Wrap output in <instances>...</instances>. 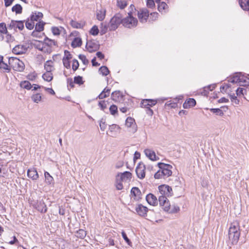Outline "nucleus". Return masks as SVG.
I'll return each mask as SVG.
<instances>
[{"label": "nucleus", "mask_w": 249, "mask_h": 249, "mask_svg": "<svg viewBox=\"0 0 249 249\" xmlns=\"http://www.w3.org/2000/svg\"><path fill=\"white\" fill-rule=\"evenodd\" d=\"M146 200L148 204L152 206L158 204V200L156 196L152 194H149L146 196Z\"/></svg>", "instance_id": "ddd939ff"}, {"label": "nucleus", "mask_w": 249, "mask_h": 249, "mask_svg": "<svg viewBox=\"0 0 249 249\" xmlns=\"http://www.w3.org/2000/svg\"><path fill=\"white\" fill-rule=\"evenodd\" d=\"M7 28L6 24L4 22L0 23V33L2 34H7Z\"/></svg>", "instance_id": "a19ab883"}, {"label": "nucleus", "mask_w": 249, "mask_h": 249, "mask_svg": "<svg viewBox=\"0 0 249 249\" xmlns=\"http://www.w3.org/2000/svg\"><path fill=\"white\" fill-rule=\"evenodd\" d=\"M116 177L118 180L129 182L132 178V174L130 172L125 171L124 173H118Z\"/></svg>", "instance_id": "6e6552de"}, {"label": "nucleus", "mask_w": 249, "mask_h": 249, "mask_svg": "<svg viewBox=\"0 0 249 249\" xmlns=\"http://www.w3.org/2000/svg\"><path fill=\"white\" fill-rule=\"evenodd\" d=\"M122 182V181L121 180H118L117 178L116 177V189L118 190H121L123 188Z\"/></svg>", "instance_id": "864d4df0"}, {"label": "nucleus", "mask_w": 249, "mask_h": 249, "mask_svg": "<svg viewBox=\"0 0 249 249\" xmlns=\"http://www.w3.org/2000/svg\"><path fill=\"white\" fill-rule=\"evenodd\" d=\"M228 235L232 244H236L238 242L240 235V228L238 222H233L231 224Z\"/></svg>", "instance_id": "f03ea898"}, {"label": "nucleus", "mask_w": 249, "mask_h": 249, "mask_svg": "<svg viewBox=\"0 0 249 249\" xmlns=\"http://www.w3.org/2000/svg\"><path fill=\"white\" fill-rule=\"evenodd\" d=\"M167 4L164 2H161L158 6V10L161 12L162 10H165L167 7Z\"/></svg>", "instance_id": "4d7b16f0"}, {"label": "nucleus", "mask_w": 249, "mask_h": 249, "mask_svg": "<svg viewBox=\"0 0 249 249\" xmlns=\"http://www.w3.org/2000/svg\"><path fill=\"white\" fill-rule=\"evenodd\" d=\"M0 69L4 70L7 72H9L11 70L9 65H8L6 63H4L3 60L0 62Z\"/></svg>", "instance_id": "f704fd0d"}, {"label": "nucleus", "mask_w": 249, "mask_h": 249, "mask_svg": "<svg viewBox=\"0 0 249 249\" xmlns=\"http://www.w3.org/2000/svg\"><path fill=\"white\" fill-rule=\"evenodd\" d=\"M159 190L161 196H172V189L171 187L167 185H162L159 186Z\"/></svg>", "instance_id": "0eeeda50"}, {"label": "nucleus", "mask_w": 249, "mask_h": 249, "mask_svg": "<svg viewBox=\"0 0 249 249\" xmlns=\"http://www.w3.org/2000/svg\"><path fill=\"white\" fill-rule=\"evenodd\" d=\"M127 2L125 0H117V5L121 9H124L127 6Z\"/></svg>", "instance_id": "4c0bfd02"}, {"label": "nucleus", "mask_w": 249, "mask_h": 249, "mask_svg": "<svg viewBox=\"0 0 249 249\" xmlns=\"http://www.w3.org/2000/svg\"><path fill=\"white\" fill-rule=\"evenodd\" d=\"M74 83L79 85H82L84 82L82 76H77L74 77Z\"/></svg>", "instance_id": "de8ad7c7"}, {"label": "nucleus", "mask_w": 249, "mask_h": 249, "mask_svg": "<svg viewBox=\"0 0 249 249\" xmlns=\"http://www.w3.org/2000/svg\"><path fill=\"white\" fill-rule=\"evenodd\" d=\"M89 33L93 36H97L99 33V29L96 25H94L89 31Z\"/></svg>", "instance_id": "a18cd8bd"}, {"label": "nucleus", "mask_w": 249, "mask_h": 249, "mask_svg": "<svg viewBox=\"0 0 249 249\" xmlns=\"http://www.w3.org/2000/svg\"><path fill=\"white\" fill-rule=\"evenodd\" d=\"M210 111L220 116H222L224 115L223 111L220 108H211L210 109Z\"/></svg>", "instance_id": "c03bdc74"}, {"label": "nucleus", "mask_w": 249, "mask_h": 249, "mask_svg": "<svg viewBox=\"0 0 249 249\" xmlns=\"http://www.w3.org/2000/svg\"><path fill=\"white\" fill-rule=\"evenodd\" d=\"M86 235L87 232L84 230L80 229L77 231V237L79 238L83 239L86 236Z\"/></svg>", "instance_id": "ea45409f"}, {"label": "nucleus", "mask_w": 249, "mask_h": 249, "mask_svg": "<svg viewBox=\"0 0 249 249\" xmlns=\"http://www.w3.org/2000/svg\"><path fill=\"white\" fill-rule=\"evenodd\" d=\"M17 20H12L9 24L8 25L9 29H14L15 30L17 29Z\"/></svg>", "instance_id": "09e8293b"}, {"label": "nucleus", "mask_w": 249, "mask_h": 249, "mask_svg": "<svg viewBox=\"0 0 249 249\" xmlns=\"http://www.w3.org/2000/svg\"><path fill=\"white\" fill-rule=\"evenodd\" d=\"M230 97L231 100V101L234 103L235 105H238L239 103V100L237 98V97L234 95V94H231L230 95Z\"/></svg>", "instance_id": "603ef678"}, {"label": "nucleus", "mask_w": 249, "mask_h": 249, "mask_svg": "<svg viewBox=\"0 0 249 249\" xmlns=\"http://www.w3.org/2000/svg\"><path fill=\"white\" fill-rule=\"evenodd\" d=\"M138 24V20L132 15V12L129 11L128 16L123 18V25L126 28L135 27Z\"/></svg>", "instance_id": "39448f33"}, {"label": "nucleus", "mask_w": 249, "mask_h": 249, "mask_svg": "<svg viewBox=\"0 0 249 249\" xmlns=\"http://www.w3.org/2000/svg\"><path fill=\"white\" fill-rule=\"evenodd\" d=\"M149 16V11L146 8L142 9L138 12V16L141 22H146Z\"/></svg>", "instance_id": "1a4fd4ad"}, {"label": "nucleus", "mask_w": 249, "mask_h": 249, "mask_svg": "<svg viewBox=\"0 0 249 249\" xmlns=\"http://www.w3.org/2000/svg\"><path fill=\"white\" fill-rule=\"evenodd\" d=\"M43 42L46 46L50 47L51 49H52L53 46H57L56 41L54 40L51 39L48 37H45Z\"/></svg>", "instance_id": "5701e85b"}, {"label": "nucleus", "mask_w": 249, "mask_h": 249, "mask_svg": "<svg viewBox=\"0 0 249 249\" xmlns=\"http://www.w3.org/2000/svg\"><path fill=\"white\" fill-rule=\"evenodd\" d=\"M6 41L8 43L12 42L15 40L14 36H12L11 35L9 34L8 32L7 34H5Z\"/></svg>", "instance_id": "e2e57ef3"}, {"label": "nucleus", "mask_w": 249, "mask_h": 249, "mask_svg": "<svg viewBox=\"0 0 249 249\" xmlns=\"http://www.w3.org/2000/svg\"><path fill=\"white\" fill-rule=\"evenodd\" d=\"M52 31L53 34L55 36L59 35L60 34V31L57 27H53L52 28Z\"/></svg>", "instance_id": "69168bd1"}, {"label": "nucleus", "mask_w": 249, "mask_h": 249, "mask_svg": "<svg viewBox=\"0 0 249 249\" xmlns=\"http://www.w3.org/2000/svg\"><path fill=\"white\" fill-rule=\"evenodd\" d=\"M249 83V78L241 73L239 86H245Z\"/></svg>", "instance_id": "bb28decb"}, {"label": "nucleus", "mask_w": 249, "mask_h": 249, "mask_svg": "<svg viewBox=\"0 0 249 249\" xmlns=\"http://www.w3.org/2000/svg\"><path fill=\"white\" fill-rule=\"evenodd\" d=\"M8 63L9 67L15 71H22L24 69V63L16 57H9L8 58Z\"/></svg>", "instance_id": "7ed1b4c3"}, {"label": "nucleus", "mask_w": 249, "mask_h": 249, "mask_svg": "<svg viewBox=\"0 0 249 249\" xmlns=\"http://www.w3.org/2000/svg\"><path fill=\"white\" fill-rule=\"evenodd\" d=\"M12 11L15 12L16 14H20L22 13V7L19 4H17L13 6Z\"/></svg>", "instance_id": "c756f323"}, {"label": "nucleus", "mask_w": 249, "mask_h": 249, "mask_svg": "<svg viewBox=\"0 0 249 249\" xmlns=\"http://www.w3.org/2000/svg\"><path fill=\"white\" fill-rule=\"evenodd\" d=\"M148 99H143L141 101V105L142 107L147 108L150 107L149 103H148Z\"/></svg>", "instance_id": "6e6d98bb"}, {"label": "nucleus", "mask_w": 249, "mask_h": 249, "mask_svg": "<svg viewBox=\"0 0 249 249\" xmlns=\"http://www.w3.org/2000/svg\"><path fill=\"white\" fill-rule=\"evenodd\" d=\"M110 91V89H109L105 88L98 95V98H99L100 99H103L109 96Z\"/></svg>", "instance_id": "c85d7f7f"}, {"label": "nucleus", "mask_w": 249, "mask_h": 249, "mask_svg": "<svg viewBox=\"0 0 249 249\" xmlns=\"http://www.w3.org/2000/svg\"><path fill=\"white\" fill-rule=\"evenodd\" d=\"M79 65V62L76 59L73 60L72 69L74 71L78 69Z\"/></svg>", "instance_id": "052dcab7"}, {"label": "nucleus", "mask_w": 249, "mask_h": 249, "mask_svg": "<svg viewBox=\"0 0 249 249\" xmlns=\"http://www.w3.org/2000/svg\"><path fill=\"white\" fill-rule=\"evenodd\" d=\"M45 23L42 21H39L35 26V30L40 32L44 30V26Z\"/></svg>", "instance_id": "2f4dec72"}, {"label": "nucleus", "mask_w": 249, "mask_h": 249, "mask_svg": "<svg viewBox=\"0 0 249 249\" xmlns=\"http://www.w3.org/2000/svg\"><path fill=\"white\" fill-rule=\"evenodd\" d=\"M157 165L160 169L154 174L156 179L165 178L171 176L172 165L162 162H159Z\"/></svg>", "instance_id": "f257e3e1"}, {"label": "nucleus", "mask_w": 249, "mask_h": 249, "mask_svg": "<svg viewBox=\"0 0 249 249\" xmlns=\"http://www.w3.org/2000/svg\"><path fill=\"white\" fill-rule=\"evenodd\" d=\"M27 48L24 45H16L12 50V52L16 54H21L26 53Z\"/></svg>", "instance_id": "f8f14e48"}, {"label": "nucleus", "mask_w": 249, "mask_h": 249, "mask_svg": "<svg viewBox=\"0 0 249 249\" xmlns=\"http://www.w3.org/2000/svg\"><path fill=\"white\" fill-rule=\"evenodd\" d=\"M64 54L65 56L63 58V59L70 60L72 58V55L68 51L65 50L64 52Z\"/></svg>", "instance_id": "bf43d9fd"}, {"label": "nucleus", "mask_w": 249, "mask_h": 249, "mask_svg": "<svg viewBox=\"0 0 249 249\" xmlns=\"http://www.w3.org/2000/svg\"><path fill=\"white\" fill-rule=\"evenodd\" d=\"M164 211L170 213H178L179 210V207L175 205H173L171 206L170 205V206H167L163 208Z\"/></svg>", "instance_id": "f3484780"}, {"label": "nucleus", "mask_w": 249, "mask_h": 249, "mask_svg": "<svg viewBox=\"0 0 249 249\" xmlns=\"http://www.w3.org/2000/svg\"><path fill=\"white\" fill-rule=\"evenodd\" d=\"M27 176L33 180H36L39 178V175L36 170L34 168L29 169L27 171Z\"/></svg>", "instance_id": "4468645a"}, {"label": "nucleus", "mask_w": 249, "mask_h": 249, "mask_svg": "<svg viewBox=\"0 0 249 249\" xmlns=\"http://www.w3.org/2000/svg\"><path fill=\"white\" fill-rule=\"evenodd\" d=\"M53 62L51 60L47 61L44 64V69L47 72H51L54 70Z\"/></svg>", "instance_id": "393cba45"}, {"label": "nucleus", "mask_w": 249, "mask_h": 249, "mask_svg": "<svg viewBox=\"0 0 249 249\" xmlns=\"http://www.w3.org/2000/svg\"><path fill=\"white\" fill-rule=\"evenodd\" d=\"M41 51L44 53H50L52 52V49L45 45L43 46Z\"/></svg>", "instance_id": "0e129e2a"}, {"label": "nucleus", "mask_w": 249, "mask_h": 249, "mask_svg": "<svg viewBox=\"0 0 249 249\" xmlns=\"http://www.w3.org/2000/svg\"><path fill=\"white\" fill-rule=\"evenodd\" d=\"M109 111L112 115H115L118 113V107L115 105H111L109 107Z\"/></svg>", "instance_id": "79ce46f5"}, {"label": "nucleus", "mask_w": 249, "mask_h": 249, "mask_svg": "<svg viewBox=\"0 0 249 249\" xmlns=\"http://www.w3.org/2000/svg\"><path fill=\"white\" fill-rule=\"evenodd\" d=\"M42 77L44 80L48 82L52 81L53 78V74L51 73V72L46 71V73L42 75Z\"/></svg>", "instance_id": "473e14b6"}, {"label": "nucleus", "mask_w": 249, "mask_h": 249, "mask_svg": "<svg viewBox=\"0 0 249 249\" xmlns=\"http://www.w3.org/2000/svg\"><path fill=\"white\" fill-rule=\"evenodd\" d=\"M98 105L100 107L101 109L104 111H105V109L107 107V104L106 101L104 100L100 101L98 103Z\"/></svg>", "instance_id": "13d9d810"}, {"label": "nucleus", "mask_w": 249, "mask_h": 249, "mask_svg": "<svg viewBox=\"0 0 249 249\" xmlns=\"http://www.w3.org/2000/svg\"><path fill=\"white\" fill-rule=\"evenodd\" d=\"M20 86L22 88H24L28 90L32 88V86L31 83L28 81H22L20 84Z\"/></svg>", "instance_id": "72a5a7b5"}, {"label": "nucleus", "mask_w": 249, "mask_h": 249, "mask_svg": "<svg viewBox=\"0 0 249 249\" xmlns=\"http://www.w3.org/2000/svg\"><path fill=\"white\" fill-rule=\"evenodd\" d=\"M70 24L74 28L81 29L83 28L85 25V22L83 21L78 22L74 20H71L70 22Z\"/></svg>", "instance_id": "aec40b11"}, {"label": "nucleus", "mask_w": 249, "mask_h": 249, "mask_svg": "<svg viewBox=\"0 0 249 249\" xmlns=\"http://www.w3.org/2000/svg\"><path fill=\"white\" fill-rule=\"evenodd\" d=\"M25 25L26 28L29 30L33 29L35 26L34 21L32 20H31V21H29V20H28L26 22Z\"/></svg>", "instance_id": "8fccbe9b"}, {"label": "nucleus", "mask_w": 249, "mask_h": 249, "mask_svg": "<svg viewBox=\"0 0 249 249\" xmlns=\"http://www.w3.org/2000/svg\"><path fill=\"white\" fill-rule=\"evenodd\" d=\"M44 176L45 178V182L48 185H51L54 183V180L53 178L50 174L47 171L44 173Z\"/></svg>", "instance_id": "cd10ccee"}, {"label": "nucleus", "mask_w": 249, "mask_h": 249, "mask_svg": "<svg viewBox=\"0 0 249 249\" xmlns=\"http://www.w3.org/2000/svg\"><path fill=\"white\" fill-rule=\"evenodd\" d=\"M241 72L236 73L232 77L230 78L229 81L232 83L238 84L239 86Z\"/></svg>", "instance_id": "b1692460"}, {"label": "nucleus", "mask_w": 249, "mask_h": 249, "mask_svg": "<svg viewBox=\"0 0 249 249\" xmlns=\"http://www.w3.org/2000/svg\"><path fill=\"white\" fill-rule=\"evenodd\" d=\"M32 99L34 102L38 103L41 99V96L40 93L34 94L32 96Z\"/></svg>", "instance_id": "37998d69"}, {"label": "nucleus", "mask_w": 249, "mask_h": 249, "mask_svg": "<svg viewBox=\"0 0 249 249\" xmlns=\"http://www.w3.org/2000/svg\"><path fill=\"white\" fill-rule=\"evenodd\" d=\"M131 193L136 197H139L141 192L137 187H133L131 190Z\"/></svg>", "instance_id": "58836bf2"}, {"label": "nucleus", "mask_w": 249, "mask_h": 249, "mask_svg": "<svg viewBox=\"0 0 249 249\" xmlns=\"http://www.w3.org/2000/svg\"><path fill=\"white\" fill-rule=\"evenodd\" d=\"M159 202L160 206H163V208L167 206H170V203L166 196H159Z\"/></svg>", "instance_id": "6ab92c4d"}, {"label": "nucleus", "mask_w": 249, "mask_h": 249, "mask_svg": "<svg viewBox=\"0 0 249 249\" xmlns=\"http://www.w3.org/2000/svg\"><path fill=\"white\" fill-rule=\"evenodd\" d=\"M36 77H37V74L35 72H33L32 73L29 74L27 75V78L29 80L34 81L36 79Z\"/></svg>", "instance_id": "5fc2aeb1"}, {"label": "nucleus", "mask_w": 249, "mask_h": 249, "mask_svg": "<svg viewBox=\"0 0 249 249\" xmlns=\"http://www.w3.org/2000/svg\"><path fill=\"white\" fill-rule=\"evenodd\" d=\"M122 235L124 239L128 245H130L131 243L130 240L128 239L126 233L124 231H122Z\"/></svg>", "instance_id": "338daca9"}, {"label": "nucleus", "mask_w": 249, "mask_h": 249, "mask_svg": "<svg viewBox=\"0 0 249 249\" xmlns=\"http://www.w3.org/2000/svg\"><path fill=\"white\" fill-rule=\"evenodd\" d=\"M196 105V100L193 98H189L183 104V107L184 108H188L191 107H194Z\"/></svg>", "instance_id": "4be33fe9"}, {"label": "nucleus", "mask_w": 249, "mask_h": 249, "mask_svg": "<svg viewBox=\"0 0 249 249\" xmlns=\"http://www.w3.org/2000/svg\"><path fill=\"white\" fill-rule=\"evenodd\" d=\"M34 45L35 48L41 51L43 48V46L44 45H45L44 42H41L39 41H36Z\"/></svg>", "instance_id": "e433bc0d"}, {"label": "nucleus", "mask_w": 249, "mask_h": 249, "mask_svg": "<svg viewBox=\"0 0 249 249\" xmlns=\"http://www.w3.org/2000/svg\"><path fill=\"white\" fill-rule=\"evenodd\" d=\"M122 23L123 24V16L121 13L116 14L110 19L108 24V27L110 31L116 30L119 25Z\"/></svg>", "instance_id": "20e7f679"}, {"label": "nucleus", "mask_w": 249, "mask_h": 249, "mask_svg": "<svg viewBox=\"0 0 249 249\" xmlns=\"http://www.w3.org/2000/svg\"><path fill=\"white\" fill-rule=\"evenodd\" d=\"M145 155L151 160L155 161L159 159L156 155L155 152L151 149H146L144 150Z\"/></svg>", "instance_id": "2eb2a0df"}, {"label": "nucleus", "mask_w": 249, "mask_h": 249, "mask_svg": "<svg viewBox=\"0 0 249 249\" xmlns=\"http://www.w3.org/2000/svg\"><path fill=\"white\" fill-rule=\"evenodd\" d=\"M24 21L22 20H17V28L19 30H22L24 28Z\"/></svg>", "instance_id": "680f3d73"}, {"label": "nucleus", "mask_w": 249, "mask_h": 249, "mask_svg": "<svg viewBox=\"0 0 249 249\" xmlns=\"http://www.w3.org/2000/svg\"><path fill=\"white\" fill-rule=\"evenodd\" d=\"M135 210L140 216L145 217L147 215L148 209L143 205L139 204L136 206Z\"/></svg>", "instance_id": "9b49d317"}, {"label": "nucleus", "mask_w": 249, "mask_h": 249, "mask_svg": "<svg viewBox=\"0 0 249 249\" xmlns=\"http://www.w3.org/2000/svg\"><path fill=\"white\" fill-rule=\"evenodd\" d=\"M239 3L240 7L245 11H248L249 10V6L247 5V2L243 1L242 0H239Z\"/></svg>", "instance_id": "49530a36"}, {"label": "nucleus", "mask_w": 249, "mask_h": 249, "mask_svg": "<svg viewBox=\"0 0 249 249\" xmlns=\"http://www.w3.org/2000/svg\"><path fill=\"white\" fill-rule=\"evenodd\" d=\"M145 165L143 163H140L136 168V173L137 177L140 179H143L145 177Z\"/></svg>", "instance_id": "9d476101"}, {"label": "nucleus", "mask_w": 249, "mask_h": 249, "mask_svg": "<svg viewBox=\"0 0 249 249\" xmlns=\"http://www.w3.org/2000/svg\"><path fill=\"white\" fill-rule=\"evenodd\" d=\"M86 48L89 53H92L97 51L99 46L96 43L89 41L87 43Z\"/></svg>", "instance_id": "dca6fc26"}, {"label": "nucleus", "mask_w": 249, "mask_h": 249, "mask_svg": "<svg viewBox=\"0 0 249 249\" xmlns=\"http://www.w3.org/2000/svg\"><path fill=\"white\" fill-rule=\"evenodd\" d=\"M99 71L103 76H107L109 72L108 69L106 66H102L99 68Z\"/></svg>", "instance_id": "c9c22d12"}, {"label": "nucleus", "mask_w": 249, "mask_h": 249, "mask_svg": "<svg viewBox=\"0 0 249 249\" xmlns=\"http://www.w3.org/2000/svg\"><path fill=\"white\" fill-rule=\"evenodd\" d=\"M36 209L42 213H45L47 211L46 205L42 200L37 201Z\"/></svg>", "instance_id": "a211bd4d"}, {"label": "nucleus", "mask_w": 249, "mask_h": 249, "mask_svg": "<svg viewBox=\"0 0 249 249\" xmlns=\"http://www.w3.org/2000/svg\"><path fill=\"white\" fill-rule=\"evenodd\" d=\"M43 15L41 12H37L33 13V14L31 16V20L32 21H38L39 19L43 17Z\"/></svg>", "instance_id": "a878e982"}, {"label": "nucleus", "mask_w": 249, "mask_h": 249, "mask_svg": "<svg viewBox=\"0 0 249 249\" xmlns=\"http://www.w3.org/2000/svg\"><path fill=\"white\" fill-rule=\"evenodd\" d=\"M127 131L131 134H134L137 131V125L135 120L132 117H128L125 124Z\"/></svg>", "instance_id": "423d86ee"}, {"label": "nucleus", "mask_w": 249, "mask_h": 249, "mask_svg": "<svg viewBox=\"0 0 249 249\" xmlns=\"http://www.w3.org/2000/svg\"><path fill=\"white\" fill-rule=\"evenodd\" d=\"M78 57L84 65H87L89 63V60L87 59L85 55L79 54Z\"/></svg>", "instance_id": "3c124183"}, {"label": "nucleus", "mask_w": 249, "mask_h": 249, "mask_svg": "<svg viewBox=\"0 0 249 249\" xmlns=\"http://www.w3.org/2000/svg\"><path fill=\"white\" fill-rule=\"evenodd\" d=\"M146 5L148 8H150L154 7L155 5L154 0H147Z\"/></svg>", "instance_id": "774afa93"}, {"label": "nucleus", "mask_w": 249, "mask_h": 249, "mask_svg": "<svg viewBox=\"0 0 249 249\" xmlns=\"http://www.w3.org/2000/svg\"><path fill=\"white\" fill-rule=\"evenodd\" d=\"M106 9L101 8L100 10H97L96 12V17L98 20L102 21L106 17Z\"/></svg>", "instance_id": "412c9836"}, {"label": "nucleus", "mask_w": 249, "mask_h": 249, "mask_svg": "<svg viewBox=\"0 0 249 249\" xmlns=\"http://www.w3.org/2000/svg\"><path fill=\"white\" fill-rule=\"evenodd\" d=\"M82 40L79 37H75L71 43V46L73 48L79 47L82 45Z\"/></svg>", "instance_id": "7c9ffc66"}]
</instances>
